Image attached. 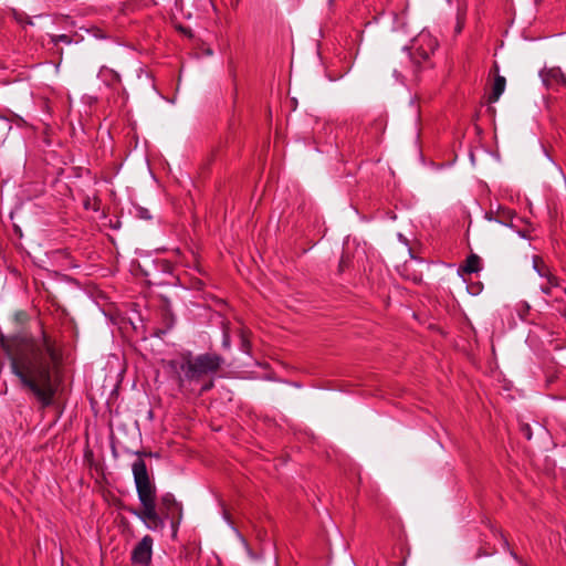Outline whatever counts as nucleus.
Wrapping results in <instances>:
<instances>
[{"mask_svg":"<svg viewBox=\"0 0 566 566\" xmlns=\"http://www.w3.org/2000/svg\"><path fill=\"white\" fill-rule=\"evenodd\" d=\"M0 342L10 359L11 371L21 386L43 407L50 406L55 395L52 368L59 355L49 337L45 334L39 340L24 336L1 337Z\"/></svg>","mask_w":566,"mask_h":566,"instance_id":"f257e3e1","label":"nucleus"},{"mask_svg":"<svg viewBox=\"0 0 566 566\" xmlns=\"http://www.w3.org/2000/svg\"><path fill=\"white\" fill-rule=\"evenodd\" d=\"M134 482L142 510L128 509V512L138 517L150 531H158L165 527V517H161L156 510V486L150 481L147 467L144 460L138 459L132 465Z\"/></svg>","mask_w":566,"mask_h":566,"instance_id":"f03ea898","label":"nucleus"},{"mask_svg":"<svg viewBox=\"0 0 566 566\" xmlns=\"http://www.w3.org/2000/svg\"><path fill=\"white\" fill-rule=\"evenodd\" d=\"M223 364V358L217 354H203L193 359L172 360L170 367L176 374L179 386L186 381L199 380L202 376L213 374Z\"/></svg>","mask_w":566,"mask_h":566,"instance_id":"7ed1b4c3","label":"nucleus"},{"mask_svg":"<svg viewBox=\"0 0 566 566\" xmlns=\"http://www.w3.org/2000/svg\"><path fill=\"white\" fill-rule=\"evenodd\" d=\"M421 69L420 60L416 59L409 50L403 48L394 61L392 74L398 82H413L417 80Z\"/></svg>","mask_w":566,"mask_h":566,"instance_id":"20e7f679","label":"nucleus"},{"mask_svg":"<svg viewBox=\"0 0 566 566\" xmlns=\"http://www.w3.org/2000/svg\"><path fill=\"white\" fill-rule=\"evenodd\" d=\"M437 48V39L427 31H421L411 40L409 46H405V49L409 50L416 59L420 60L421 66L429 60L430 55Z\"/></svg>","mask_w":566,"mask_h":566,"instance_id":"39448f33","label":"nucleus"},{"mask_svg":"<svg viewBox=\"0 0 566 566\" xmlns=\"http://www.w3.org/2000/svg\"><path fill=\"white\" fill-rule=\"evenodd\" d=\"M153 538L145 535L132 552V562L140 566H147L151 559Z\"/></svg>","mask_w":566,"mask_h":566,"instance_id":"423d86ee","label":"nucleus"},{"mask_svg":"<svg viewBox=\"0 0 566 566\" xmlns=\"http://www.w3.org/2000/svg\"><path fill=\"white\" fill-rule=\"evenodd\" d=\"M161 506L165 510V518L170 520L171 524H175V520H180L181 517V504L176 501L174 494L166 493L161 496ZM179 521H177L178 523Z\"/></svg>","mask_w":566,"mask_h":566,"instance_id":"0eeeda50","label":"nucleus"},{"mask_svg":"<svg viewBox=\"0 0 566 566\" xmlns=\"http://www.w3.org/2000/svg\"><path fill=\"white\" fill-rule=\"evenodd\" d=\"M543 82L548 85H564L566 84L565 75L559 67H551L541 73Z\"/></svg>","mask_w":566,"mask_h":566,"instance_id":"6e6552de","label":"nucleus"},{"mask_svg":"<svg viewBox=\"0 0 566 566\" xmlns=\"http://www.w3.org/2000/svg\"><path fill=\"white\" fill-rule=\"evenodd\" d=\"M481 270V259L476 254H471L465 260L464 264L460 266V271L465 274L476 273Z\"/></svg>","mask_w":566,"mask_h":566,"instance_id":"1a4fd4ad","label":"nucleus"},{"mask_svg":"<svg viewBox=\"0 0 566 566\" xmlns=\"http://www.w3.org/2000/svg\"><path fill=\"white\" fill-rule=\"evenodd\" d=\"M506 85V80L504 76L497 75L494 80L492 86V93L489 96L490 103H495L499 101L500 96L503 94Z\"/></svg>","mask_w":566,"mask_h":566,"instance_id":"9d476101","label":"nucleus"},{"mask_svg":"<svg viewBox=\"0 0 566 566\" xmlns=\"http://www.w3.org/2000/svg\"><path fill=\"white\" fill-rule=\"evenodd\" d=\"M50 40L53 44H57L59 42H63L65 44H71L72 39L67 34H59V35H50Z\"/></svg>","mask_w":566,"mask_h":566,"instance_id":"9b49d317","label":"nucleus"},{"mask_svg":"<svg viewBox=\"0 0 566 566\" xmlns=\"http://www.w3.org/2000/svg\"><path fill=\"white\" fill-rule=\"evenodd\" d=\"M241 349L244 352V353H249L250 350V340L245 334V332H241Z\"/></svg>","mask_w":566,"mask_h":566,"instance_id":"f8f14e48","label":"nucleus"},{"mask_svg":"<svg viewBox=\"0 0 566 566\" xmlns=\"http://www.w3.org/2000/svg\"><path fill=\"white\" fill-rule=\"evenodd\" d=\"M136 216L140 219H144V220H149L151 219V216L149 213V211L143 207H137L136 208Z\"/></svg>","mask_w":566,"mask_h":566,"instance_id":"ddd939ff","label":"nucleus"},{"mask_svg":"<svg viewBox=\"0 0 566 566\" xmlns=\"http://www.w3.org/2000/svg\"><path fill=\"white\" fill-rule=\"evenodd\" d=\"M497 216L500 218V222H504V219H511L513 213L509 209H501L499 210Z\"/></svg>","mask_w":566,"mask_h":566,"instance_id":"4468645a","label":"nucleus"},{"mask_svg":"<svg viewBox=\"0 0 566 566\" xmlns=\"http://www.w3.org/2000/svg\"><path fill=\"white\" fill-rule=\"evenodd\" d=\"M222 347L226 349H230L231 347L230 335L226 331L223 333Z\"/></svg>","mask_w":566,"mask_h":566,"instance_id":"2eb2a0df","label":"nucleus"},{"mask_svg":"<svg viewBox=\"0 0 566 566\" xmlns=\"http://www.w3.org/2000/svg\"><path fill=\"white\" fill-rule=\"evenodd\" d=\"M538 262H539V259L538 256H534L533 259V264H534V269L537 271V273L541 275V276H545L546 273L543 269H539L538 266Z\"/></svg>","mask_w":566,"mask_h":566,"instance_id":"dca6fc26","label":"nucleus"},{"mask_svg":"<svg viewBox=\"0 0 566 566\" xmlns=\"http://www.w3.org/2000/svg\"><path fill=\"white\" fill-rule=\"evenodd\" d=\"M239 537H240L241 542L243 543V545L245 546L248 554H249L251 557H254V555L252 554V552H251V551H250V548H249V545H248L247 541H245V539H244L240 534H239Z\"/></svg>","mask_w":566,"mask_h":566,"instance_id":"f3484780","label":"nucleus"},{"mask_svg":"<svg viewBox=\"0 0 566 566\" xmlns=\"http://www.w3.org/2000/svg\"><path fill=\"white\" fill-rule=\"evenodd\" d=\"M462 28H463V21L461 19H458V23H457V27H455V32L460 33L462 31Z\"/></svg>","mask_w":566,"mask_h":566,"instance_id":"a211bd4d","label":"nucleus"},{"mask_svg":"<svg viewBox=\"0 0 566 566\" xmlns=\"http://www.w3.org/2000/svg\"><path fill=\"white\" fill-rule=\"evenodd\" d=\"M547 277H548V283H549L551 286H556L557 285V280H556L555 276L548 275Z\"/></svg>","mask_w":566,"mask_h":566,"instance_id":"6ab92c4d","label":"nucleus"},{"mask_svg":"<svg viewBox=\"0 0 566 566\" xmlns=\"http://www.w3.org/2000/svg\"><path fill=\"white\" fill-rule=\"evenodd\" d=\"M212 386H213V382H212V381H209V382H207L206 385H203V386H202V389H201V390H202V391H207V390L211 389V388H212Z\"/></svg>","mask_w":566,"mask_h":566,"instance_id":"aec40b11","label":"nucleus"},{"mask_svg":"<svg viewBox=\"0 0 566 566\" xmlns=\"http://www.w3.org/2000/svg\"><path fill=\"white\" fill-rule=\"evenodd\" d=\"M109 73H112V76L114 77L115 81H119V75L116 73V72H113V71H109Z\"/></svg>","mask_w":566,"mask_h":566,"instance_id":"412c9836","label":"nucleus"},{"mask_svg":"<svg viewBox=\"0 0 566 566\" xmlns=\"http://www.w3.org/2000/svg\"><path fill=\"white\" fill-rule=\"evenodd\" d=\"M542 291H543L545 294H548V293H549V286H542Z\"/></svg>","mask_w":566,"mask_h":566,"instance_id":"4be33fe9","label":"nucleus"},{"mask_svg":"<svg viewBox=\"0 0 566 566\" xmlns=\"http://www.w3.org/2000/svg\"><path fill=\"white\" fill-rule=\"evenodd\" d=\"M179 30H180L181 32H184V33H187L186 29H185V28H182V27H180V28H179Z\"/></svg>","mask_w":566,"mask_h":566,"instance_id":"5701e85b","label":"nucleus"},{"mask_svg":"<svg viewBox=\"0 0 566 566\" xmlns=\"http://www.w3.org/2000/svg\"><path fill=\"white\" fill-rule=\"evenodd\" d=\"M563 315H564V317L566 318V310L564 311Z\"/></svg>","mask_w":566,"mask_h":566,"instance_id":"b1692460","label":"nucleus"}]
</instances>
